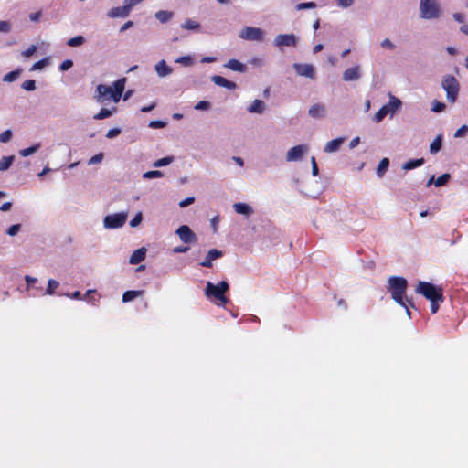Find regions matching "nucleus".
Segmentation results:
<instances>
[{
    "mask_svg": "<svg viewBox=\"0 0 468 468\" xmlns=\"http://www.w3.org/2000/svg\"><path fill=\"white\" fill-rule=\"evenodd\" d=\"M211 80L218 86L226 88L228 90H235L237 85L235 82L227 80L224 77L214 75L211 77Z\"/></svg>",
    "mask_w": 468,
    "mask_h": 468,
    "instance_id": "obj_18",
    "label": "nucleus"
},
{
    "mask_svg": "<svg viewBox=\"0 0 468 468\" xmlns=\"http://www.w3.org/2000/svg\"><path fill=\"white\" fill-rule=\"evenodd\" d=\"M104 157V154L103 153H99L95 155H93L89 161H88V165H95V164H99L102 161Z\"/></svg>",
    "mask_w": 468,
    "mask_h": 468,
    "instance_id": "obj_53",
    "label": "nucleus"
},
{
    "mask_svg": "<svg viewBox=\"0 0 468 468\" xmlns=\"http://www.w3.org/2000/svg\"><path fill=\"white\" fill-rule=\"evenodd\" d=\"M316 7V4L314 2H305V3H300L296 5L295 9L297 11H301L303 9H314Z\"/></svg>",
    "mask_w": 468,
    "mask_h": 468,
    "instance_id": "obj_43",
    "label": "nucleus"
},
{
    "mask_svg": "<svg viewBox=\"0 0 468 468\" xmlns=\"http://www.w3.org/2000/svg\"><path fill=\"white\" fill-rule=\"evenodd\" d=\"M142 220H143V214H142V212H138L133 217V218L130 221L129 224L132 228H136L141 224Z\"/></svg>",
    "mask_w": 468,
    "mask_h": 468,
    "instance_id": "obj_50",
    "label": "nucleus"
},
{
    "mask_svg": "<svg viewBox=\"0 0 468 468\" xmlns=\"http://www.w3.org/2000/svg\"><path fill=\"white\" fill-rule=\"evenodd\" d=\"M266 104L263 101L256 99L248 107L247 111L250 113L262 114L265 112Z\"/></svg>",
    "mask_w": 468,
    "mask_h": 468,
    "instance_id": "obj_19",
    "label": "nucleus"
},
{
    "mask_svg": "<svg viewBox=\"0 0 468 468\" xmlns=\"http://www.w3.org/2000/svg\"><path fill=\"white\" fill-rule=\"evenodd\" d=\"M49 64V58H45L32 65L30 71L40 70Z\"/></svg>",
    "mask_w": 468,
    "mask_h": 468,
    "instance_id": "obj_37",
    "label": "nucleus"
},
{
    "mask_svg": "<svg viewBox=\"0 0 468 468\" xmlns=\"http://www.w3.org/2000/svg\"><path fill=\"white\" fill-rule=\"evenodd\" d=\"M25 281L27 282V289L28 290L34 283L37 282V279L29 275H26Z\"/></svg>",
    "mask_w": 468,
    "mask_h": 468,
    "instance_id": "obj_62",
    "label": "nucleus"
},
{
    "mask_svg": "<svg viewBox=\"0 0 468 468\" xmlns=\"http://www.w3.org/2000/svg\"><path fill=\"white\" fill-rule=\"evenodd\" d=\"M143 294V291H126L122 294V302L128 303Z\"/></svg>",
    "mask_w": 468,
    "mask_h": 468,
    "instance_id": "obj_30",
    "label": "nucleus"
},
{
    "mask_svg": "<svg viewBox=\"0 0 468 468\" xmlns=\"http://www.w3.org/2000/svg\"><path fill=\"white\" fill-rule=\"evenodd\" d=\"M36 50H37V47L35 45H31L26 50L22 51L21 55L26 58H29L34 55Z\"/></svg>",
    "mask_w": 468,
    "mask_h": 468,
    "instance_id": "obj_54",
    "label": "nucleus"
},
{
    "mask_svg": "<svg viewBox=\"0 0 468 468\" xmlns=\"http://www.w3.org/2000/svg\"><path fill=\"white\" fill-rule=\"evenodd\" d=\"M401 105L402 102L399 98L389 94L388 103L382 106L379 111L375 113L373 117L374 122L379 123L388 114H395V112L400 109Z\"/></svg>",
    "mask_w": 468,
    "mask_h": 468,
    "instance_id": "obj_5",
    "label": "nucleus"
},
{
    "mask_svg": "<svg viewBox=\"0 0 468 468\" xmlns=\"http://www.w3.org/2000/svg\"><path fill=\"white\" fill-rule=\"evenodd\" d=\"M195 201V197H187L182 201L179 202V207H186L187 206L193 204Z\"/></svg>",
    "mask_w": 468,
    "mask_h": 468,
    "instance_id": "obj_61",
    "label": "nucleus"
},
{
    "mask_svg": "<svg viewBox=\"0 0 468 468\" xmlns=\"http://www.w3.org/2000/svg\"><path fill=\"white\" fill-rule=\"evenodd\" d=\"M22 230V225L17 223V224H13L11 226H9L6 229H5V234L9 237H16V235H18V233Z\"/></svg>",
    "mask_w": 468,
    "mask_h": 468,
    "instance_id": "obj_31",
    "label": "nucleus"
},
{
    "mask_svg": "<svg viewBox=\"0 0 468 468\" xmlns=\"http://www.w3.org/2000/svg\"><path fill=\"white\" fill-rule=\"evenodd\" d=\"M225 67L237 72L244 73L247 70V66L240 61L232 58L229 59L226 64Z\"/></svg>",
    "mask_w": 468,
    "mask_h": 468,
    "instance_id": "obj_21",
    "label": "nucleus"
},
{
    "mask_svg": "<svg viewBox=\"0 0 468 468\" xmlns=\"http://www.w3.org/2000/svg\"><path fill=\"white\" fill-rule=\"evenodd\" d=\"M326 107L323 103H314L313 104L309 110L308 114L311 118L320 120L326 116Z\"/></svg>",
    "mask_w": 468,
    "mask_h": 468,
    "instance_id": "obj_14",
    "label": "nucleus"
},
{
    "mask_svg": "<svg viewBox=\"0 0 468 468\" xmlns=\"http://www.w3.org/2000/svg\"><path fill=\"white\" fill-rule=\"evenodd\" d=\"M181 27L186 30H197L200 27V25L198 22L192 20V19H186L182 25Z\"/></svg>",
    "mask_w": 468,
    "mask_h": 468,
    "instance_id": "obj_34",
    "label": "nucleus"
},
{
    "mask_svg": "<svg viewBox=\"0 0 468 468\" xmlns=\"http://www.w3.org/2000/svg\"><path fill=\"white\" fill-rule=\"evenodd\" d=\"M12 29V25L9 21H0V33H9Z\"/></svg>",
    "mask_w": 468,
    "mask_h": 468,
    "instance_id": "obj_51",
    "label": "nucleus"
},
{
    "mask_svg": "<svg viewBox=\"0 0 468 468\" xmlns=\"http://www.w3.org/2000/svg\"><path fill=\"white\" fill-rule=\"evenodd\" d=\"M299 41V37L291 34H278L273 39V45L280 50H282L285 47H296Z\"/></svg>",
    "mask_w": 468,
    "mask_h": 468,
    "instance_id": "obj_10",
    "label": "nucleus"
},
{
    "mask_svg": "<svg viewBox=\"0 0 468 468\" xmlns=\"http://www.w3.org/2000/svg\"><path fill=\"white\" fill-rule=\"evenodd\" d=\"M229 290V283L225 281L214 284L211 282H207L205 288V295L207 298H215L220 302L218 305H225L228 303V299L224 295Z\"/></svg>",
    "mask_w": 468,
    "mask_h": 468,
    "instance_id": "obj_4",
    "label": "nucleus"
},
{
    "mask_svg": "<svg viewBox=\"0 0 468 468\" xmlns=\"http://www.w3.org/2000/svg\"><path fill=\"white\" fill-rule=\"evenodd\" d=\"M468 132V126L463 125L461 126L454 133L455 138L463 137Z\"/></svg>",
    "mask_w": 468,
    "mask_h": 468,
    "instance_id": "obj_55",
    "label": "nucleus"
},
{
    "mask_svg": "<svg viewBox=\"0 0 468 468\" xmlns=\"http://www.w3.org/2000/svg\"><path fill=\"white\" fill-rule=\"evenodd\" d=\"M117 112V107L102 108L101 111L93 116L95 120H103L111 117Z\"/></svg>",
    "mask_w": 468,
    "mask_h": 468,
    "instance_id": "obj_24",
    "label": "nucleus"
},
{
    "mask_svg": "<svg viewBox=\"0 0 468 468\" xmlns=\"http://www.w3.org/2000/svg\"><path fill=\"white\" fill-rule=\"evenodd\" d=\"M419 10L423 20H439L442 16L439 0H420Z\"/></svg>",
    "mask_w": 468,
    "mask_h": 468,
    "instance_id": "obj_3",
    "label": "nucleus"
},
{
    "mask_svg": "<svg viewBox=\"0 0 468 468\" xmlns=\"http://www.w3.org/2000/svg\"><path fill=\"white\" fill-rule=\"evenodd\" d=\"M142 2L143 0H124L123 5L131 13L132 9Z\"/></svg>",
    "mask_w": 468,
    "mask_h": 468,
    "instance_id": "obj_47",
    "label": "nucleus"
},
{
    "mask_svg": "<svg viewBox=\"0 0 468 468\" xmlns=\"http://www.w3.org/2000/svg\"><path fill=\"white\" fill-rule=\"evenodd\" d=\"M309 151L308 144H298L292 148H290L286 153V161L287 162H297L302 160V158Z\"/></svg>",
    "mask_w": 468,
    "mask_h": 468,
    "instance_id": "obj_11",
    "label": "nucleus"
},
{
    "mask_svg": "<svg viewBox=\"0 0 468 468\" xmlns=\"http://www.w3.org/2000/svg\"><path fill=\"white\" fill-rule=\"evenodd\" d=\"M266 32L261 27L247 26L239 31V37L246 41L262 42Z\"/></svg>",
    "mask_w": 468,
    "mask_h": 468,
    "instance_id": "obj_8",
    "label": "nucleus"
},
{
    "mask_svg": "<svg viewBox=\"0 0 468 468\" xmlns=\"http://www.w3.org/2000/svg\"><path fill=\"white\" fill-rule=\"evenodd\" d=\"M146 252L147 250L144 247L135 250L130 257L129 263L132 265L139 264L145 259Z\"/></svg>",
    "mask_w": 468,
    "mask_h": 468,
    "instance_id": "obj_17",
    "label": "nucleus"
},
{
    "mask_svg": "<svg viewBox=\"0 0 468 468\" xmlns=\"http://www.w3.org/2000/svg\"><path fill=\"white\" fill-rule=\"evenodd\" d=\"M12 131L10 129H7L0 133V142L4 144L8 143L12 139Z\"/></svg>",
    "mask_w": 468,
    "mask_h": 468,
    "instance_id": "obj_45",
    "label": "nucleus"
},
{
    "mask_svg": "<svg viewBox=\"0 0 468 468\" xmlns=\"http://www.w3.org/2000/svg\"><path fill=\"white\" fill-rule=\"evenodd\" d=\"M442 136L438 135L430 144V153L431 154H437L441 148Z\"/></svg>",
    "mask_w": 468,
    "mask_h": 468,
    "instance_id": "obj_29",
    "label": "nucleus"
},
{
    "mask_svg": "<svg viewBox=\"0 0 468 468\" xmlns=\"http://www.w3.org/2000/svg\"><path fill=\"white\" fill-rule=\"evenodd\" d=\"M293 68L299 76L314 79L315 68L312 64L294 63Z\"/></svg>",
    "mask_w": 468,
    "mask_h": 468,
    "instance_id": "obj_13",
    "label": "nucleus"
},
{
    "mask_svg": "<svg viewBox=\"0 0 468 468\" xmlns=\"http://www.w3.org/2000/svg\"><path fill=\"white\" fill-rule=\"evenodd\" d=\"M154 16L161 23H166L174 16V13L167 10H160L154 14Z\"/></svg>",
    "mask_w": 468,
    "mask_h": 468,
    "instance_id": "obj_26",
    "label": "nucleus"
},
{
    "mask_svg": "<svg viewBox=\"0 0 468 468\" xmlns=\"http://www.w3.org/2000/svg\"><path fill=\"white\" fill-rule=\"evenodd\" d=\"M59 286V282L54 279H49L48 281V287H47V290H46V292L45 294H48V295H52L54 294V292L57 288H58Z\"/></svg>",
    "mask_w": 468,
    "mask_h": 468,
    "instance_id": "obj_35",
    "label": "nucleus"
},
{
    "mask_svg": "<svg viewBox=\"0 0 468 468\" xmlns=\"http://www.w3.org/2000/svg\"><path fill=\"white\" fill-rule=\"evenodd\" d=\"M416 292L422 294L428 300H443L442 290L427 282H420Z\"/></svg>",
    "mask_w": 468,
    "mask_h": 468,
    "instance_id": "obj_7",
    "label": "nucleus"
},
{
    "mask_svg": "<svg viewBox=\"0 0 468 468\" xmlns=\"http://www.w3.org/2000/svg\"><path fill=\"white\" fill-rule=\"evenodd\" d=\"M22 88L27 91H33L36 90V81L33 80H27L22 83Z\"/></svg>",
    "mask_w": 468,
    "mask_h": 468,
    "instance_id": "obj_48",
    "label": "nucleus"
},
{
    "mask_svg": "<svg viewBox=\"0 0 468 468\" xmlns=\"http://www.w3.org/2000/svg\"><path fill=\"white\" fill-rule=\"evenodd\" d=\"M85 43V37L82 36H77L72 38H69L67 42V45L69 47H79Z\"/></svg>",
    "mask_w": 468,
    "mask_h": 468,
    "instance_id": "obj_38",
    "label": "nucleus"
},
{
    "mask_svg": "<svg viewBox=\"0 0 468 468\" xmlns=\"http://www.w3.org/2000/svg\"><path fill=\"white\" fill-rule=\"evenodd\" d=\"M165 122L163 121H151L149 123V127L153 129H159L165 126Z\"/></svg>",
    "mask_w": 468,
    "mask_h": 468,
    "instance_id": "obj_58",
    "label": "nucleus"
},
{
    "mask_svg": "<svg viewBox=\"0 0 468 468\" xmlns=\"http://www.w3.org/2000/svg\"><path fill=\"white\" fill-rule=\"evenodd\" d=\"M207 256L213 261L215 260L221 258L223 256V252L217 249H211L208 250Z\"/></svg>",
    "mask_w": 468,
    "mask_h": 468,
    "instance_id": "obj_44",
    "label": "nucleus"
},
{
    "mask_svg": "<svg viewBox=\"0 0 468 468\" xmlns=\"http://www.w3.org/2000/svg\"><path fill=\"white\" fill-rule=\"evenodd\" d=\"M126 79L115 80L112 85L99 84L94 92V100L101 105H106L110 101L118 103L125 89Z\"/></svg>",
    "mask_w": 468,
    "mask_h": 468,
    "instance_id": "obj_1",
    "label": "nucleus"
},
{
    "mask_svg": "<svg viewBox=\"0 0 468 468\" xmlns=\"http://www.w3.org/2000/svg\"><path fill=\"white\" fill-rule=\"evenodd\" d=\"M72 66H73V62H72V60H70V59H66V60H64V61L60 64V66H59V69H60L61 71H66V70L69 69Z\"/></svg>",
    "mask_w": 468,
    "mask_h": 468,
    "instance_id": "obj_56",
    "label": "nucleus"
},
{
    "mask_svg": "<svg viewBox=\"0 0 468 468\" xmlns=\"http://www.w3.org/2000/svg\"><path fill=\"white\" fill-rule=\"evenodd\" d=\"M360 77H361V74H360L359 66L348 68L343 73V79L345 81L357 80L358 79H360Z\"/></svg>",
    "mask_w": 468,
    "mask_h": 468,
    "instance_id": "obj_16",
    "label": "nucleus"
},
{
    "mask_svg": "<svg viewBox=\"0 0 468 468\" xmlns=\"http://www.w3.org/2000/svg\"><path fill=\"white\" fill-rule=\"evenodd\" d=\"M210 108V102L207 101H200L195 105V109L197 111H207Z\"/></svg>",
    "mask_w": 468,
    "mask_h": 468,
    "instance_id": "obj_52",
    "label": "nucleus"
},
{
    "mask_svg": "<svg viewBox=\"0 0 468 468\" xmlns=\"http://www.w3.org/2000/svg\"><path fill=\"white\" fill-rule=\"evenodd\" d=\"M120 133H121V129L112 128L107 132L106 137L109 139H112V138L118 136Z\"/></svg>",
    "mask_w": 468,
    "mask_h": 468,
    "instance_id": "obj_57",
    "label": "nucleus"
},
{
    "mask_svg": "<svg viewBox=\"0 0 468 468\" xmlns=\"http://www.w3.org/2000/svg\"><path fill=\"white\" fill-rule=\"evenodd\" d=\"M380 45L383 48L390 51H393L396 48V45L389 38L383 39Z\"/></svg>",
    "mask_w": 468,
    "mask_h": 468,
    "instance_id": "obj_49",
    "label": "nucleus"
},
{
    "mask_svg": "<svg viewBox=\"0 0 468 468\" xmlns=\"http://www.w3.org/2000/svg\"><path fill=\"white\" fill-rule=\"evenodd\" d=\"M41 16H42L41 11H37V12L31 13L29 15V19L32 22H37L40 19Z\"/></svg>",
    "mask_w": 468,
    "mask_h": 468,
    "instance_id": "obj_64",
    "label": "nucleus"
},
{
    "mask_svg": "<svg viewBox=\"0 0 468 468\" xmlns=\"http://www.w3.org/2000/svg\"><path fill=\"white\" fill-rule=\"evenodd\" d=\"M388 291L393 300L406 309L407 314L410 317V306L413 307V303L404 294L408 286L405 278L392 276L388 279Z\"/></svg>",
    "mask_w": 468,
    "mask_h": 468,
    "instance_id": "obj_2",
    "label": "nucleus"
},
{
    "mask_svg": "<svg viewBox=\"0 0 468 468\" xmlns=\"http://www.w3.org/2000/svg\"><path fill=\"white\" fill-rule=\"evenodd\" d=\"M176 63L181 64L185 67H189L193 64V58L191 56H183L176 59Z\"/></svg>",
    "mask_w": 468,
    "mask_h": 468,
    "instance_id": "obj_40",
    "label": "nucleus"
},
{
    "mask_svg": "<svg viewBox=\"0 0 468 468\" xmlns=\"http://www.w3.org/2000/svg\"><path fill=\"white\" fill-rule=\"evenodd\" d=\"M343 142H344V138H336V139L331 140L326 143V144L324 145V151L325 153L337 152L340 149Z\"/></svg>",
    "mask_w": 468,
    "mask_h": 468,
    "instance_id": "obj_22",
    "label": "nucleus"
},
{
    "mask_svg": "<svg viewBox=\"0 0 468 468\" xmlns=\"http://www.w3.org/2000/svg\"><path fill=\"white\" fill-rule=\"evenodd\" d=\"M164 176L163 172L159 170L147 171L143 174V178L144 179H153V178H160Z\"/></svg>",
    "mask_w": 468,
    "mask_h": 468,
    "instance_id": "obj_39",
    "label": "nucleus"
},
{
    "mask_svg": "<svg viewBox=\"0 0 468 468\" xmlns=\"http://www.w3.org/2000/svg\"><path fill=\"white\" fill-rule=\"evenodd\" d=\"M173 161H174L173 156H166V157H164V158L154 161L153 163V166L154 167L166 166V165H170Z\"/></svg>",
    "mask_w": 468,
    "mask_h": 468,
    "instance_id": "obj_36",
    "label": "nucleus"
},
{
    "mask_svg": "<svg viewBox=\"0 0 468 468\" xmlns=\"http://www.w3.org/2000/svg\"><path fill=\"white\" fill-rule=\"evenodd\" d=\"M451 176L450 174H443L441 176H439L437 179H435V186L437 187L442 186L448 183L450 180Z\"/></svg>",
    "mask_w": 468,
    "mask_h": 468,
    "instance_id": "obj_41",
    "label": "nucleus"
},
{
    "mask_svg": "<svg viewBox=\"0 0 468 468\" xmlns=\"http://www.w3.org/2000/svg\"><path fill=\"white\" fill-rule=\"evenodd\" d=\"M443 300H431V311L432 314H435L438 312L439 310V304L440 303H441Z\"/></svg>",
    "mask_w": 468,
    "mask_h": 468,
    "instance_id": "obj_60",
    "label": "nucleus"
},
{
    "mask_svg": "<svg viewBox=\"0 0 468 468\" xmlns=\"http://www.w3.org/2000/svg\"><path fill=\"white\" fill-rule=\"evenodd\" d=\"M249 63L255 67H261L263 65V59L259 57H253L250 59Z\"/></svg>",
    "mask_w": 468,
    "mask_h": 468,
    "instance_id": "obj_59",
    "label": "nucleus"
},
{
    "mask_svg": "<svg viewBox=\"0 0 468 468\" xmlns=\"http://www.w3.org/2000/svg\"><path fill=\"white\" fill-rule=\"evenodd\" d=\"M108 16L111 18H117V17H127L130 13L126 10L124 5L118 6V7H112L108 11Z\"/></svg>",
    "mask_w": 468,
    "mask_h": 468,
    "instance_id": "obj_23",
    "label": "nucleus"
},
{
    "mask_svg": "<svg viewBox=\"0 0 468 468\" xmlns=\"http://www.w3.org/2000/svg\"><path fill=\"white\" fill-rule=\"evenodd\" d=\"M176 234L179 237L180 240L184 243H196L197 241V235L192 231V229L187 225L180 226Z\"/></svg>",
    "mask_w": 468,
    "mask_h": 468,
    "instance_id": "obj_12",
    "label": "nucleus"
},
{
    "mask_svg": "<svg viewBox=\"0 0 468 468\" xmlns=\"http://www.w3.org/2000/svg\"><path fill=\"white\" fill-rule=\"evenodd\" d=\"M21 72H22L21 69H17L16 70L8 72L7 74H5L4 76L3 80L5 82H13L20 76Z\"/></svg>",
    "mask_w": 468,
    "mask_h": 468,
    "instance_id": "obj_32",
    "label": "nucleus"
},
{
    "mask_svg": "<svg viewBox=\"0 0 468 468\" xmlns=\"http://www.w3.org/2000/svg\"><path fill=\"white\" fill-rule=\"evenodd\" d=\"M14 160V155L3 156L0 159V172L6 171L12 165Z\"/></svg>",
    "mask_w": 468,
    "mask_h": 468,
    "instance_id": "obj_27",
    "label": "nucleus"
},
{
    "mask_svg": "<svg viewBox=\"0 0 468 468\" xmlns=\"http://www.w3.org/2000/svg\"><path fill=\"white\" fill-rule=\"evenodd\" d=\"M336 5L341 8H349L353 6L356 3V0H335Z\"/></svg>",
    "mask_w": 468,
    "mask_h": 468,
    "instance_id": "obj_46",
    "label": "nucleus"
},
{
    "mask_svg": "<svg viewBox=\"0 0 468 468\" xmlns=\"http://www.w3.org/2000/svg\"><path fill=\"white\" fill-rule=\"evenodd\" d=\"M233 208L236 213L244 215L246 217H250L254 213L253 208L246 203H235L233 205Z\"/></svg>",
    "mask_w": 468,
    "mask_h": 468,
    "instance_id": "obj_20",
    "label": "nucleus"
},
{
    "mask_svg": "<svg viewBox=\"0 0 468 468\" xmlns=\"http://www.w3.org/2000/svg\"><path fill=\"white\" fill-rule=\"evenodd\" d=\"M311 164H312V174H313V176H316L319 173V169H318V165L315 161V158L314 156L311 158Z\"/></svg>",
    "mask_w": 468,
    "mask_h": 468,
    "instance_id": "obj_63",
    "label": "nucleus"
},
{
    "mask_svg": "<svg viewBox=\"0 0 468 468\" xmlns=\"http://www.w3.org/2000/svg\"><path fill=\"white\" fill-rule=\"evenodd\" d=\"M128 218V212H120L107 215L103 218V227L107 229H120L124 226Z\"/></svg>",
    "mask_w": 468,
    "mask_h": 468,
    "instance_id": "obj_9",
    "label": "nucleus"
},
{
    "mask_svg": "<svg viewBox=\"0 0 468 468\" xmlns=\"http://www.w3.org/2000/svg\"><path fill=\"white\" fill-rule=\"evenodd\" d=\"M441 87L446 92L448 101L455 102L460 90V83L457 79L452 75L444 76L441 80Z\"/></svg>",
    "mask_w": 468,
    "mask_h": 468,
    "instance_id": "obj_6",
    "label": "nucleus"
},
{
    "mask_svg": "<svg viewBox=\"0 0 468 468\" xmlns=\"http://www.w3.org/2000/svg\"><path fill=\"white\" fill-rule=\"evenodd\" d=\"M154 70L159 78H165L173 73V68L167 65L164 59L155 64Z\"/></svg>",
    "mask_w": 468,
    "mask_h": 468,
    "instance_id": "obj_15",
    "label": "nucleus"
},
{
    "mask_svg": "<svg viewBox=\"0 0 468 468\" xmlns=\"http://www.w3.org/2000/svg\"><path fill=\"white\" fill-rule=\"evenodd\" d=\"M388 165H389V160L388 158H383L379 162V164H378V165L377 167V174H378V176L381 177L385 174V172L387 171Z\"/></svg>",
    "mask_w": 468,
    "mask_h": 468,
    "instance_id": "obj_33",
    "label": "nucleus"
},
{
    "mask_svg": "<svg viewBox=\"0 0 468 468\" xmlns=\"http://www.w3.org/2000/svg\"><path fill=\"white\" fill-rule=\"evenodd\" d=\"M423 164H424L423 158L410 160V161L406 162L405 164H403L402 169L411 170L413 168L422 165Z\"/></svg>",
    "mask_w": 468,
    "mask_h": 468,
    "instance_id": "obj_28",
    "label": "nucleus"
},
{
    "mask_svg": "<svg viewBox=\"0 0 468 468\" xmlns=\"http://www.w3.org/2000/svg\"><path fill=\"white\" fill-rule=\"evenodd\" d=\"M446 105L443 102L434 100L431 102V111L434 112H441L445 110Z\"/></svg>",
    "mask_w": 468,
    "mask_h": 468,
    "instance_id": "obj_42",
    "label": "nucleus"
},
{
    "mask_svg": "<svg viewBox=\"0 0 468 468\" xmlns=\"http://www.w3.org/2000/svg\"><path fill=\"white\" fill-rule=\"evenodd\" d=\"M40 147H41V144L37 143L27 148L19 150L18 154L22 157H27V156L32 155L33 154L37 153L40 149Z\"/></svg>",
    "mask_w": 468,
    "mask_h": 468,
    "instance_id": "obj_25",
    "label": "nucleus"
}]
</instances>
